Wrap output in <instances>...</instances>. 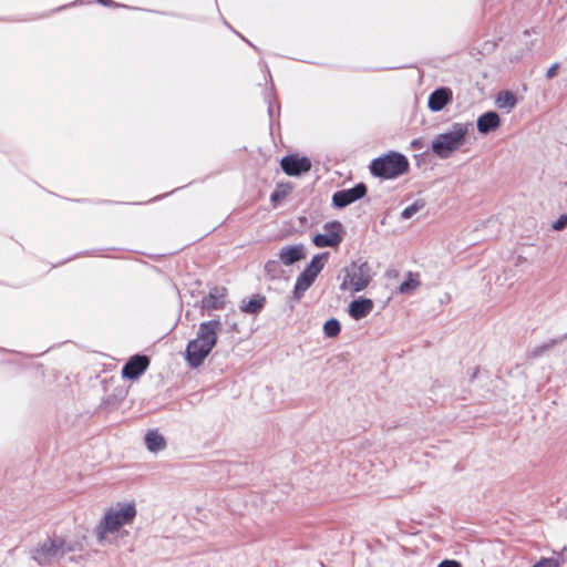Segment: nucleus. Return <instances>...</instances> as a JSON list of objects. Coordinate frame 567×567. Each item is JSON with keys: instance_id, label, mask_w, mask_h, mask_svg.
<instances>
[{"instance_id": "4468645a", "label": "nucleus", "mask_w": 567, "mask_h": 567, "mask_svg": "<svg viewBox=\"0 0 567 567\" xmlns=\"http://www.w3.org/2000/svg\"><path fill=\"white\" fill-rule=\"evenodd\" d=\"M374 308V303L369 298L360 297L354 299L349 305V316L354 320H361L365 318Z\"/></svg>"}, {"instance_id": "6e6552de", "label": "nucleus", "mask_w": 567, "mask_h": 567, "mask_svg": "<svg viewBox=\"0 0 567 567\" xmlns=\"http://www.w3.org/2000/svg\"><path fill=\"white\" fill-rule=\"evenodd\" d=\"M323 229L326 234H317L312 241L319 247H338L342 241L343 226L340 221L333 220L324 224Z\"/></svg>"}, {"instance_id": "9d476101", "label": "nucleus", "mask_w": 567, "mask_h": 567, "mask_svg": "<svg viewBox=\"0 0 567 567\" xmlns=\"http://www.w3.org/2000/svg\"><path fill=\"white\" fill-rule=\"evenodd\" d=\"M280 165L289 176H300L311 169V161L306 156L287 155L282 157Z\"/></svg>"}, {"instance_id": "f03ea898", "label": "nucleus", "mask_w": 567, "mask_h": 567, "mask_svg": "<svg viewBox=\"0 0 567 567\" xmlns=\"http://www.w3.org/2000/svg\"><path fill=\"white\" fill-rule=\"evenodd\" d=\"M86 536L66 539L62 536L48 537L40 543L32 551V558L40 566H48L68 556L70 560H74L73 554L84 550Z\"/></svg>"}, {"instance_id": "aec40b11", "label": "nucleus", "mask_w": 567, "mask_h": 567, "mask_svg": "<svg viewBox=\"0 0 567 567\" xmlns=\"http://www.w3.org/2000/svg\"><path fill=\"white\" fill-rule=\"evenodd\" d=\"M420 286L417 275L409 272L406 278L401 282L399 290L401 293H410Z\"/></svg>"}, {"instance_id": "a878e982", "label": "nucleus", "mask_w": 567, "mask_h": 567, "mask_svg": "<svg viewBox=\"0 0 567 567\" xmlns=\"http://www.w3.org/2000/svg\"><path fill=\"white\" fill-rule=\"evenodd\" d=\"M551 227L557 231L565 229L567 227V215H560L559 218L553 223Z\"/></svg>"}, {"instance_id": "ddd939ff", "label": "nucleus", "mask_w": 567, "mask_h": 567, "mask_svg": "<svg viewBox=\"0 0 567 567\" xmlns=\"http://www.w3.org/2000/svg\"><path fill=\"white\" fill-rule=\"evenodd\" d=\"M453 92L447 86H441L434 90L427 100V106L432 112L442 111L449 103L452 102Z\"/></svg>"}, {"instance_id": "f257e3e1", "label": "nucleus", "mask_w": 567, "mask_h": 567, "mask_svg": "<svg viewBox=\"0 0 567 567\" xmlns=\"http://www.w3.org/2000/svg\"><path fill=\"white\" fill-rule=\"evenodd\" d=\"M135 517L136 508L132 503H118L110 507L94 528L99 544H115L120 537L127 535V532L123 533L122 528L131 525Z\"/></svg>"}, {"instance_id": "2eb2a0df", "label": "nucleus", "mask_w": 567, "mask_h": 567, "mask_svg": "<svg viewBox=\"0 0 567 567\" xmlns=\"http://www.w3.org/2000/svg\"><path fill=\"white\" fill-rule=\"evenodd\" d=\"M226 297L225 288H214L209 291L208 296L203 298L202 307L205 310H216L224 308Z\"/></svg>"}, {"instance_id": "39448f33", "label": "nucleus", "mask_w": 567, "mask_h": 567, "mask_svg": "<svg viewBox=\"0 0 567 567\" xmlns=\"http://www.w3.org/2000/svg\"><path fill=\"white\" fill-rule=\"evenodd\" d=\"M409 166V161L403 154L390 152L384 156L374 158L369 167L373 176L392 179L406 173Z\"/></svg>"}, {"instance_id": "1a4fd4ad", "label": "nucleus", "mask_w": 567, "mask_h": 567, "mask_svg": "<svg viewBox=\"0 0 567 567\" xmlns=\"http://www.w3.org/2000/svg\"><path fill=\"white\" fill-rule=\"evenodd\" d=\"M367 194V186L359 183L355 186L347 189L337 190L332 195V205L337 208H344L352 203L361 199Z\"/></svg>"}, {"instance_id": "393cba45", "label": "nucleus", "mask_w": 567, "mask_h": 567, "mask_svg": "<svg viewBox=\"0 0 567 567\" xmlns=\"http://www.w3.org/2000/svg\"><path fill=\"white\" fill-rule=\"evenodd\" d=\"M561 560L556 557L545 558L543 557L532 567H560Z\"/></svg>"}, {"instance_id": "dca6fc26", "label": "nucleus", "mask_w": 567, "mask_h": 567, "mask_svg": "<svg viewBox=\"0 0 567 567\" xmlns=\"http://www.w3.org/2000/svg\"><path fill=\"white\" fill-rule=\"evenodd\" d=\"M501 120L496 112L488 111L477 118V130L482 134H487L499 126Z\"/></svg>"}, {"instance_id": "bb28decb", "label": "nucleus", "mask_w": 567, "mask_h": 567, "mask_svg": "<svg viewBox=\"0 0 567 567\" xmlns=\"http://www.w3.org/2000/svg\"><path fill=\"white\" fill-rule=\"evenodd\" d=\"M437 567H462L461 563L454 559H445Z\"/></svg>"}, {"instance_id": "7ed1b4c3", "label": "nucleus", "mask_w": 567, "mask_h": 567, "mask_svg": "<svg viewBox=\"0 0 567 567\" xmlns=\"http://www.w3.org/2000/svg\"><path fill=\"white\" fill-rule=\"evenodd\" d=\"M221 327L219 319L204 321L199 324L197 337L190 340L186 347V361L189 367L197 368L204 362L216 346Z\"/></svg>"}, {"instance_id": "c85d7f7f", "label": "nucleus", "mask_w": 567, "mask_h": 567, "mask_svg": "<svg viewBox=\"0 0 567 567\" xmlns=\"http://www.w3.org/2000/svg\"><path fill=\"white\" fill-rule=\"evenodd\" d=\"M411 146L414 148V150H422L423 146H424V142L422 138H416V140H413L412 143H411Z\"/></svg>"}, {"instance_id": "4be33fe9", "label": "nucleus", "mask_w": 567, "mask_h": 567, "mask_svg": "<svg viewBox=\"0 0 567 567\" xmlns=\"http://www.w3.org/2000/svg\"><path fill=\"white\" fill-rule=\"evenodd\" d=\"M340 322L334 318L327 320L323 324V332L328 338L337 337L340 333Z\"/></svg>"}, {"instance_id": "2f4dec72", "label": "nucleus", "mask_w": 567, "mask_h": 567, "mask_svg": "<svg viewBox=\"0 0 567 567\" xmlns=\"http://www.w3.org/2000/svg\"><path fill=\"white\" fill-rule=\"evenodd\" d=\"M231 329H233V330H237V323H233V324H231Z\"/></svg>"}, {"instance_id": "412c9836", "label": "nucleus", "mask_w": 567, "mask_h": 567, "mask_svg": "<svg viewBox=\"0 0 567 567\" xmlns=\"http://www.w3.org/2000/svg\"><path fill=\"white\" fill-rule=\"evenodd\" d=\"M280 264L281 261L279 259H270L265 264V272L270 279H277L282 275Z\"/></svg>"}, {"instance_id": "20e7f679", "label": "nucleus", "mask_w": 567, "mask_h": 567, "mask_svg": "<svg viewBox=\"0 0 567 567\" xmlns=\"http://www.w3.org/2000/svg\"><path fill=\"white\" fill-rule=\"evenodd\" d=\"M473 128L470 122H455L445 132L437 134L431 143L432 152L441 159H446L465 144L468 132Z\"/></svg>"}, {"instance_id": "5701e85b", "label": "nucleus", "mask_w": 567, "mask_h": 567, "mask_svg": "<svg viewBox=\"0 0 567 567\" xmlns=\"http://www.w3.org/2000/svg\"><path fill=\"white\" fill-rule=\"evenodd\" d=\"M423 207H424V202L423 200H415L413 204H411L410 206L405 207L402 210V213H401L402 219H410L417 212H420Z\"/></svg>"}, {"instance_id": "f3484780", "label": "nucleus", "mask_w": 567, "mask_h": 567, "mask_svg": "<svg viewBox=\"0 0 567 567\" xmlns=\"http://www.w3.org/2000/svg\"><path fill=\"white\" fill-rule=\"evenodd\" d=\"M266 303V298L261 295H255L249 300H243L240 310L245 313L257 315L259 313Z\"/></svg>"}, {"instance_id": "c756f323", "label": "nucleus", "mask_w": 567, "mask_h": 567, "mask_svg": "<svg viewBox=\"0 0 567 567\" xmlns=\"http://www.w3.org/2000/svg\"><path fill=\"white\" fill-rule=\"evenodd\" d=\"M99 3L103 4V6H111L113 4L111 0H96Z\"/></svg>"}, {"instance_id": "7c9ffc66", "label": "nucleus", "mask_w": 567, "mask_h": 567, "mask_svg": "<svg viewBox=\"0 0 567 567\" xmlns=\"http://www.w3.org/2000/svg\"><path fill=\"white\" fill-rule=\"evenodd\" d=\"M271 199H272V200L278 199V195H277V194H272V195H271Z\"/></svg>"}, {"instance_id": "0eeeda50", "label": "nucleus", "mask_w": 567, "mask_h": 567, "mask_svg": "<svg viewBox=\"0 0 567 567\" xmlns=\"http://www.w3.org/2000/svg\"><path fill=\"white\" fill-rule=\"evenodd\" d=\"M328 252L315 255L309 265L297 277L292 299L295 302L300 301L305 292L312 286L316 278L324 267V260L328 258Z\"/></svg>"}, {"instance_id": "9b49d317", "label": "nucleus", "mask_w": 567, "mask_h": 567, "mask_svg": "<svg viewBox=\"0 0 567 567\" xmlns=\"http://www.w3.org/2000/svg\"><path fill=\"white\" fill-rule=\"evenodd\" d=\"M150 365V359L144 354L131 357L122 369V375L128 380H135L143 374Z\"/></svg>"}, {"instance_id": "423d86ee", "label": "nucleus", "mask_w": 567, "mask_h": 567, "mask_svg": "<svg viewBox=\"0 0 567 567\" xmlns=\"http://www.w3.org/2000/svg\"><path fill=\"white\" fill-rule=\"evenodd\" d=\"M372 279L371 268L365 261H352L342 269L340 289L342 291L360 292Z\"/></svg>"}, {"instance_id": "a211bd4d", "label": "nucleus", "mask_w": 567, "mask_h": 567, "mask_svg": "<svg viewBox=\"0 0 567 567\" xmlns=\"http://www.w3.org/2000/svg\"><path fill=\"white\" fill-rule=\"evenodd\" d=\"M144 440L147 450L152 453L162 451L166 446L164 436L157 431H148Z\"/></svg>"}, {"instance_id": "b1692460", "label": "nucleus", "mask_w": 567, "mask_h": 567, "mask_svg": "<svg viewBox=\"0 0 567 567\" xmlns=\"http://www.w3.org/2000/svg\"><path fill=\"white\" fill-rule=\"evenodd\" d=\"M558 341L557 340H550L548 342H545L540 346H537L535 347L532 351H530V355L533 358H539L542 357L545 352L549 351Z\"/></svg>"}, {"instance_id": "f8f14e48", "label": "nucleus", "mask_w": 567, "mask_h": 567, "mask_svg": "<svg viewBox=\"0 0 567 567\" xmlns=\"http://www.w3.org/2000/svg\"><path fill=\"white\" fill-rule=\"evenodd\" d=\"M306 257L307 251L302 244L284 246L278 252V258L285 266H292Z\"/></svg>"}, {"instance_id": "6ab92c4d", "label": "nucleus", "mask_w": 567, "mask_h": 567, "mask_svg": "<svg viewBox=\"0 0 567 567\" xmlns=\"http://www.w3.org/2000/svg\"><path fill=\"white\" fill-rule=\"evenodd\" d=\"M495 103L498 109L507 110L509 112L516 106L517 100L514 93L505 91L498 94Z\"/></svg>"}, {"instance_id": "cd10ccee", "label": "nucleus", "mask_w": 567, "mask_h": 567, "mask_svg": "<svg viewBox=\"0 0 567 567\" xmlns=\"http://www.w3.org/2000/svg\"><path fill=\"white\" fill-rule=\"evenodd\" d=\"M559 69V64L558 63H554L546 72V78L547 79H553L554 76H556L557 74V71Z\"/></svg>"}]
</instances>
